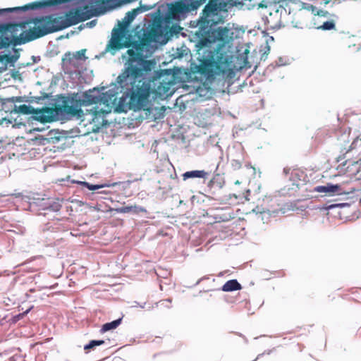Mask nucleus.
<instances>
[{
    "instance_id": "f257e3e1",
    "label": "nucleus",
    "mask_w": 361,
    "mask_h": 361,
    "mask_svg": "<svg viewBox=\"0 0 361 361\" xmlns=\"http://www.w3.org/2000/svg\"><path fill=\"white\" fill-rule=\"evenodd\" d=\"M128 66L117 77V82L124 90H170L175 84V75L171 70L150 75L149 62L133 48L127 51Z\"/></svg>"
},
{
    "instance_id": "f03ea898",
    "label": "nucleus",
    "mask_w": 361,
    "mask_h": 361,
    "mask_svg": "<svg viewBox=\"0 0 361 361\" xmlns=\"http://www.w3.org/2000/svg\"><path fill=\"white\" fill-rule=\"evenodd\" d=\"M67 3L66 0H41L23 6L0 9V14L13 11H27L51 7ZM47 35L42 18H35L20 23H7L0 25V49L13 46L21 45L42 37Z\"/></svg>"
},
{
    "instance_id": "7ed1b4c3",
    "label": "nucleus",
    "mask_w": 361,
    "mask_h": 361,
    "mask_svg": "<svg viewBox=\"0 0 361 361\" xmlns=\"http://www.w3.org/2000/svg\"><path fill=\"white\" fill-rule=\"evenodd\" d=\"M104 102L107 103L111 111L116 113L127 112L128 110L148 111L151 109L149 97H166L171 96L175 92H101Z\"/></svg>"
},
{
    "instance_id": "20e7f679",
    "label": "nucleus",
    "mask_w": 361,
    "mask_h": 361,
    "mask_svg": "<svg viewBox=\"0 0 361 361\" xmlns=\"http://www.w3.org/2000/svg\"><path fill=\"white\" fill-rule=\"evenodd\" d=\"M200 59V64L196 67L197 72L207 79L214 78V74L222 75L223 77L232 78L234 75L232 61L226 52L221 51L220 48L202 49L197 48Z\"/></svg>"
},
{
    "instance_id": "39448f33",
    "label": "nucleus",
    "mask_w": 361,
    "mask_h": 361,
    "mask_svg": "<svg viewBox=\"0 0 361 361\" xmlns=\"http://www.w3.org/2000/svg\"><path fill=\"white\" fill-rule=\"evenodd\" d=\"M80 94H75V92L68 96L60 94L56 99L53 107L36 109L34 118L41 123L51 122L59 115L82 118L84 111L80 110L79 107L84 105L85 102L82 99L80 100Z\"/></svg>"
},
{
    "instance_id": "423d86ee",
    "label": "nucleus",
    "mask_w": 361,
    "mask_h": 361,
    "mask_svg": "<svg viewBox=\"0 0 361 361\" xmlns=\"http://www.w3.org/2000/svg\"><path fill=\"white\" fill-rule=\"evenodd\" d=\"M94 92H75V94H80V99L85 102L84 105H81L79 108L82 110V107H87L94 105L91 109H86L84 111L85 116H89L87 121L90 123L93 124L92 131L97 132L102 127L107 124L106 116L112 111L108 106L107 103L104 102L101 95L97 96L93 94Z\"/></svg>"
},
{
    "instance_id": "0eeeda50",
    "label": "nucleus",
    "mask_w": 361,
    "mask_h": 361,
    "mask_svg": "<svg viewBox=\"0 0 361 361\" xmlns=\"http://www.w3.org/2000/svg\"><path fill=\"white\" fill-rule=\"evenodd\" d=\"M96 9H89L87 6L82 8L71 11L65 17H54L53 16H42V20L47 35L61 30L71 25H76L97 15Z\"/></svg>"
},
{
    "instance_id": "6e6552de",
    "label": "nucleus",
    "mask_w": 361,
    "mask_h": 361,
    "mask_svg": "<svg viewBox=\"0 0 361 361\" xmlns=\"http://www.w3.org/2000/svg\"><path fill=\"white\" fill-rule=\"evenodd\" d=\"M206 0H180L169 4L164 20L166 23L179 21L191 11L196 10Z\"/></svg>"
},
{
    "instance_id": "1a4fd4ad",
    "label": "nucleus",
    "mask_w": 361,
    "mask_h": 361,
    "mask_svg": "<svg viewBox=\"0 0 361 361\" xmlns=\"http://www.w3.org/2000/svg\"><path fill=\"white\" fill-rule=\"evenodd\" d=\"M233 33L231 30L227 27H219L217 29L208 28L202 34V37L196 44V48L199 51L202 49H212V44L219 42L221 45L228 43L232 38Z\"/></svg>"
},
{
    "instance_id": "9d476101",
    "label": "nucleus",
    "mask_w": 361,
    "mask_h": 361,
    "mask_svg": "<svg viewBox=\"0 0 361 361\" xmlns=\"http://www.w3.org/2000/svg\"><path fill=\"white\" fill-rule=\"evenodd\" d=\"M137 11L138 9H133L127 12L122 23H119V27L113 30L111 38L106 45V51L118 50L123 47L129 46L128 44H123V39L126 37L127 27L135 18Z\"/></svg>"
},
{
    "instance_id": "9b49d317",
    "label": "nucleus",
    "mask_w": 361,
    "mask_h": 361,
    "mask_svg": "<svg viewBox=\"0 0 361 361\" xmlns=\"http://www.w3.org/2000/svg\"><path fill=\"white\" fill-rule=\"evenodd\" d=\"M226 4L221 0H209L202 11L201 19L207 27L223 22L221 11H225Z\"/></svg>"
},
{
    "instance_id": "f8f14e48",
    "label": "nucleus",
    "mask_w": 361,
    "mask_h": 361,
    "mask_svg": "<svg viewBox=\"0 0 361 361\" xmlns=\"http://www.w3.org/2000/svg\"><path fill=\"white\" fill-rule=\"evenodd\" d=\"M350 133L351 130L349 128H341L338 135L337 145L344 154L355 150L359 156L361 154V139L350 137Z\"/></svg>"
},
{
    "instance_id": "ddd939ff",
    "label": "nucleus",
    "mask_w": 361,
    "mask_h": 361,
    "mask_svg": "<svg viewBox=\"0 0 361 361\" xmlns=\"http://www.w3.org/2000/svg\"><path fill=\"white\" fill-rule=\"evenodd\" d=\"M86 51L85 49H82L75 53L66 52L61 59L63 70L70 74L76 72L82 66V63L87 59L85 56Z\"/></svg>"
},
{
    "instance_id": "4468645a",
    "label": "nucleus",
    "mask_w": 361,
    "mask_h": 361,
    "mask_svg": "<svg viewBox=\"0 0 361 361\" xmlns=\"http://www.w3.org/2000/svg\"><path fill=\"white\" fill-rule=\"evenodd\" d=\"M200 92H188L187 94L179 96L175 103V106L181 112L188 109L192 108L195 102L204 100Z\"/></svg>"
},
{
    "instance_id": "2eb2a0df",
    "label": "nucleus",
    "mask_w": 361,
    "mask_h": 361,
    "mask_svg": "<svg viewBox=\"0 0 361 361\" xmlns=\"http://www.w3.org/2000/svg\"><path fill=\"white\" fill-rule=\"evenodd\" d=\"M216 114V110L214 108L200 110L194 117L195 123L202 128L207 127L212 123Z\"/></svg>"
},
{
    "instance_id": "dca6fc26",
    "label": "nucleus",
    "mask_w": 361,
    "mask_h": 361,
    "mask_svg": "<svg viewBox=\"0 0 361 361\" xmlns=\"http://www.w3.org/2000/svg\"><path fill=\"white\" fill-rule=\"evenodd\" d=\"M262 210L260 213H267L268 214H275L283 209V205L279 202L276 197L265 196L262 200Z\"/></svg>"
},
{
    "instance_id": "f3484780",
    "label": "nucleus",
    "mask_w": 361,
    "mask_h": 361,
    "mask_svg": "<svg viewBox=\"0 0 361 361\" xmlns=\"http://www.w3.org/2000/svg\"><path fill=\"white\" fill-rule=\"evenodd\" d=\"M35 110L36 109L26 104H22L18 106L14 104L12 109L5 110L4 113L8 114V112H9L12 121L14 122V124H21L20 121H18V117H19L20 114L35 115Z\"/></svg>"
},
{
    "instance_id": "a211bd4d",
    "label": "nucleus",
    "mask_w": 361,
    "mask_h": 361,
    "mask_svg": "<svg viewBox=\"0 0 361 361\" xmlns=\"http://www.w3.org/2000/svg\"><path fill=\"white\" fill-rule=\"evenodd\" d=\"M339 173L347 174L348 176H355L360 171L361 166L359 161L347 159L337 166Z\"/></svg>"
},
{
    "instance_id": "6ab92c4d",
    "label": "nucleus",
    "mask_w": 361,
    "mask_h": 361,
    "mask_svg": "<svg viewBox=\"0 0 361 361\" xmlns=\"http://www.w3.org/2000/svg\"><path fill=\"white\" fill-rule=\"evenodd\" d=\"M314 190L318 192H325L329 194H342L345 193H352L355 191L354 188H351L349 191L345 192L341 190L340 185H333L328 183L326 185H319L314 188Z\"/></svg>"
},
{
    "instance_id": "aec40b11",
    "label": "nucleus",
    "mask_w": 361,
    "mask_h": 361,
    "mask_svg": "<svg viewBox=\"0 0 361 361\" xmlns=\"http://www.w3.org/2000/svg\"><path fill=\"white\" fill-rule=\"evenodd\" d=\"M149 39L147 38H142L139 41H133V42H124V39H123V44H129V46L128 47H129L130 46H132V48L135 50L137 52L140 53V54L141 56H143L142 55V52H143V50L145 49V47H146L148 44H149Z\"/></svg>"
},
{
    "instance_id": "412c9836",
    "label": "nucleus",
    "mask_w": 361,
    "mask_h": 361,
    "mask_svg": "<svg viewBox=\"0 0 361 361\" xmlns=\"http://www.w3.org/2000/svg\"><path fill=\"white\" fill-rule=\"evenodd\" d=\"M208 176H209V173L204 170H195V171H186L185 173H184L182 175L183 179L184 180H185L188 178H195L205 179L207 178Z\"/></svg>"
},
{
    "instance_id": "4be33fe9",
    "label": "nucleus",
    "mask_w": 361,
    "mask_h": 361,
    "mask_svg": "<svg viewBox=\"0 0 361 361\" xmlns=\"http://www.w3.org/2000/svg\"><path fill=\"white\" fill-rule=\"evenodd\" d=\"M116 212L119 213H129L133 212L138 214L140 213H147L145 208L140 206H126L116 209Z\"/></svg>"
},
{
    "instance_id": "5701e85b",
    "label": "nucleus",
    "mask_w": 361,
    "mask_h": 361,
    "mask_svg": "<svg viewBox=\"0 0 361 361\" xmlns=\"http://www.w3.org/2000/svg\"><path fill=\"white\" fill-rule=\"evenodd\" d=\"M242 286L236 279H231L226 281L221 288L224 292H231L241 290Z\"/></svg>"
},
{
    "instance_id": "b1692460",
    "label": "nucleus",
    "mask_w": 361,
    "mask_h": 361,
    "mask_svg": "<svg viewBox=\"0 0 361 361\" xmlns=\"http://www.w3.org/2000/svg\"><path fill=\"white\" fill-rule=\"evenodd\" d=\"M50 87L52 89L59 88L64 90L68 88V84L63 77L54 76L51 80Z\"/></svg>"
},
{
    "instance_id": "393cba45",
    "label": "nucleus",
    "mask_w": 361,
    "mask_h": 361,
    "mask_svg": "<svg viewBox=\"0 0 361 361\" xmlns=\"http://www.w3.org/2000/svg\"><path fill=\"white\" fill-rule=\"evenodd\" d=\"M14 62L13 56L8 54L0 56V73L6 71L9 63Z\"/></svg>"
},
{
    "instance_id": "a878e982",
    "label": "nucleus",
    "mask_w": 361,
    "mask_h": 361,
    "mask_svg": "<svg viewBox=\"0 0 361 361\" xmlns=\"http://www.w3.org/2000/svg\"><path fill=\"white\" fill-rule=\"evenodd\" d=\"M121 322H122V318H119L113 322L106 323L102 325V326L100 329V332L104 333L108 331L115 329L121 324Z\"/></svg>"
},
{
    "instance_id": "bb28decb",
    "label": "nucleus",
    "mask_w": 361,
    "mask_h": 361,
    "mask_svg": "<svg viewBox=\"0 0 361 361\" xmlns=\"http://www.w3.org/2000/svg\"><path fill=\"white\" fill-rule=\"evenodd\" d=\"M104 340H92L90 341V343L84 346L85 350H89L92 348H93L95 346L101 345L104 344Z\"/></svg>"
},
{
    "instance_id": "cd10ccee",
    "label": "nucleus",
    "mask_w": 361,
    "mask_h": 361,
    "mask_svg": "<svg viewBox=\"0 0 361 361\" xmlns=\"http://www.w3.org/2000/svg\"><path fill=\"white\" fill-rule=\"evenodd\" d=\"M12 123L13 121L9 114L4 116V114H1L0 115V125L6 124V126H8L10 124Z\"/></svg>"
},
{
    "instance_id": "c85d7f7f",
    "label": "nucleus",
    "mask_w": 361,
    "mask_h": 361,
    "mask_svg": "<svg viewBox=\"0 0 361 361\" xmlns=\"http://www.w3.org/2000/svg\"><path fill=\"white\" fill-rule=\"evenodd\" d=\"M61 205L56 202H52L49 204V206L45 208L47 210H49L51 212H58L60 210Z\"/></svg>"
},
{
    "instance_id": "c756f323",
    "label": "nucleus",
    "mask_w": 361,
    "mask_h": 361,
    "mask_svg": "<svg viewBox=\"0 0 361 361\" xmlns=\"http://www.w3.org/2000/svg\"><path fill=\"white\" fill-rule=\"evenodd\" d=\"M334 27L335 24L333 21H326L320 27L324 30H329L334 28Z\"/></svg>"
},
{
    "instance_id": "7c9ffc66",
    "label": "nucleus",
    "mask_w": 361,
    "mask_h": 361,
    "mask_svg": "<svg viewBox=\"0 0 361 361\" xmlns=\"http://www.w3.org/2000/svg\"><path fill=\"white\" fill-rule=\"evenodd\" d=\"M231 167L233 170H238L242 166V163L240 161L237 159H232L231 161Z\"/></svg>"
},
{
    "instance_id": "2f4dec72",
    "label": "nucleus",
    "mask_w": 361,
    "mask_h": 361,
    "mask_svg": "<svg viewBox=\"0 0 361 361\" xmlns=\"http://www.w3.org/2000/svg\"><path fill=\"white\" fill-rule=\"evenodd\" d=\"M82 184L85 185L90 190H95L104 187L103 185H92L87 182H82Z\"/></svg>"
},
{
    "instance_id": "473e14b6",
    "label": "nucleus",
    "mask_w": 361,
    "mask_h": 361,
    "mask_svg": "<svg viewBox=\"0 0 361 361\" xmlns=\"http://www.w3.org/2000/svg\"><path fill=\"white\" fill-rule=\"evenodd\" d=\"M49 97L48 94H44V97H35V99L32 100L31 102H35L37 104H42V102L47 99Z\"/></svg>"
},
{
    "instance_id": "72a5a7b5",
    "label": "nucleus",
    "mask_w": 361,
    "mask_h": 361,
    "mask_svg": "<svg viewBox=\"0 0 361 361\" xmlns=\"http://www.w3.org/2000/svg\"><path fill=\"white\" fill-rule=\"evenodd\" d=\"M299 171L298 170H293L292 172H291V179L294 180L293 179V177L294 176H298V174H299Z\"/></svg>"
},
{
    "instance_id": "f704fd0d",
    "label": "nucleus",
    "mask_w": 361,
    "mask_h": 361,
    "mask_svg": "<svg viewBox=\"0 0 361 361\" xmlns=\"http://www.w3.org/2000/svg\"><path fill=\"white\" fill-rule=\"evenodd\" d=\"M338 206H341V204H330L329 206L326 207V209H333L336 207H338Z\"/></svg>"
},
{
    "instance_id": "c9c22d12",
    "label": "nucleus",
    "mask_w": 361,
    "mask_h": 361,
    "mask_svg": "<svg viewBox=\"0 0 361 361\" xmlns=\"http://www.w3.org/2000/svg\"><path fill=\"white\" fill-rule=\"evenodd\" d=\"M104 89H105L104 87H93L92 89H90V90H93V91H95V90H104Z\"/></svg>"
},
{
    "instance_id": "e433bc0d",
    "label": "nucleus",
    "mask_w": 361,
    "mask_h": 361,
    "mask_svg": "<svg viewBox=\"0 0 361 361\" xmlns=\"http://www.w3.org/2000/svg\"><path fill=\"white\" fill-rule=\"evenodd\" d=\"M87 24L90 25V26H93L95 25V20H92V21L88 23Z\"/></svg>"
},
{
    "instance_id": "4c0bfd02",
    "label": "nucleus",
    "mask_w": 361,
    "mask_h": 361,
    "mask_svg": "<svg viewBox=\"0 0 361 361\" xmlns=\"http://www.w3.org/2000/svg\"><path fill=\"white\" fill-rule=\"evenodd\" d=\"M4 105H5V103L3 102L1 104V110H4Z\"/></svg>"
},
{
    "instance_id": "58836bf2",
    "label": "nucleus",
    "mask_w": 361,
    "mask_h": 361,
    "mask_svg": "<svg viewBox=\"0 0 361 361\" xmlns=\"http://www.w3.org/2000/svg\"><path fill=\"white\" fill-rule=\"evenodd\" d=\"M118 85V87H120L122 90H123L119 85V84L118 83V82L116 81V83H115V85Z\"/></svg>"
},
{
    "instance_id": "ea45409f",
    "label": "nucleus",
    "mask_w": 361,
    "mask_h": 361,
    "mask_svg": "<svg viewBox=\"0 0 361 361\" xmlns=\"http://www.w3.org/2000/svg\"><path fill=\"white\" fill-rule=\"evenodd\" d=\"M344 159V158H341V157H339L338 158V161H340L341 160H342V159Z\"/></svg>"
},
{
    "instance_id": "a19ab883",
    "label": "nucleus",
    "mask_w": 361,
    "mask_h": 361,
    "mask_svg": "<svg viewBox=\"0 0 361 361\" xmlns=\"http://www.w3.org/2000/svg\"><path fill=\"white\" fill-rule=\"evenodd\" d=\"M196 91L201 90V88L199 87L197 89H195Z\"/></svg>"
},
{
    "instance_id": "79ce46f5",
    "label": "nucleus",
    "mask_w": 361,
    "mask_h": 361,
    "mask_svg": "<svg viewBox=\"0 0 361 361\" xmlns=\"http://www.w3.org/2000/svg\"><path fill=\"white\" fill-rule=\"evenodd\" d=\"M206 90H212V88L211 87H208V88H207Z\"/></svg>"
},
{
    "instance_id": "37998d69",
    "label": "nucleus",
    "mask_w": 361,
    "mask_h": 361,
    "mask_svg": "<svg viewBox=\"0 0 361 361\" xmlns=\"http://www.w3.org/2000/svg\"><path fill=\"white\" fill-rule=\"evenodd\" d=\"M188 87V85H183V88H186V87Z\"/></svg>"
},
{
    "instance_id": "c03bdc74",
    "label": "nucleus",
    "mask_w": 361,
    "mask_h": 361,
    "mask_svg": "<svg viewBox=\"0 0 361 361\" xmlns=\"http://www.w3.org/2000/svg\"><path fill=\"white\" fill-rule=\"evenodd\" d=\"M20 98V97H19V98L17 99L18 102H21V101H22Z\"/></svg>"
},
{
    "instance_id": "a18cd8bd",
    "label": "nucleus",
    "mask_w": 361,
    "mask_h": 361,
    "mask_svg": "<svg viewBox=\"0 0 361 361\" xmlns=\"http://www.w3.org/2000/svg\"><path fill=\"white\" fill-rule=\"evenodd\" d=\"M162 109H163L164 111H165V109H165V107H164V106H163V107H162Z\"/></svg>"
}]
</instances>
